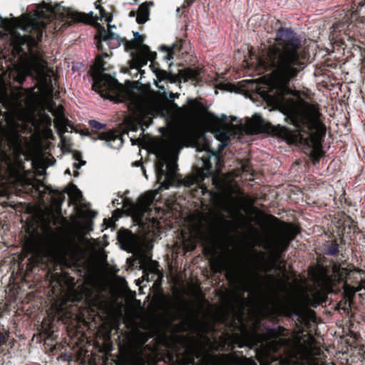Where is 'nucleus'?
Instances as JSON below:
<instances>
[{"label": "nucleus", "instance_id": "nucleus-63", "mask_svg": "<svg viewBox=\"0 0 365 365\" xmlns=\"http://www.w3.org/2000/svg\"><path fill=\"white\" fill-rule=\"evenodd\" d=\"M359 295H360L361 297H364V294H363V293L359 294Z\"/></svg>", "mask_w": 365, "mask_h": 365}, {"label": "nucleus", "instance_id": "nucleus-41", "mask_svg": "<svg viewBox=\"0 0 365 365\" xmlns=\"http://www.w3.org/2000/svg\"><path fill=\"white\" fill-rule=\"evenodd\" d=\"M313 295H314L316 304H319L321 302H322V299L321 297V294L319 292L314 293Z\"/></svg>", "mask_w": 365, "mask_h": 365}, {"label": "nucleus", "instance_id": "nucleus-50", "mask_svg": "<svg viewBox=\"0 0 365 365\" xmlns=\"http://www.w3.org/2000/svg\"><path fill=\"white\" fill-rule=\"evenodd\" d=\"M243 170L245 171H247L248 172L249 171L248 165H243Z\"/></svg>", "mask_w": 365, "mask_h": 365}, {"label": "nucleus", "instance_id": "nucleus-37", "mask_svg": "<svg viewBox=\"0 0 365 365\" xmlns=\"http://www.w3.org/2000/svg\"><path fill=\"white\" fill-rule=\"evenodd\" d=\"M238 365H257V364L253 359L245 358V359L239 361Z\"/></svg>", "mask_w": 365, "mask_h": 365}, {"label": "nucleus", "instance_id": "nucleus-44", "mask_svg": "<svg viewBox=\"0 0 365 365\" xmlns=\"http://www.w3.org/2000/svg\"><path fill=\"white\" fill-rule=\"evenodd\" d=\"M137 14H138V11H131L129 13V16H130V17H135V16H136V17H137Z\"/></svg>", "mask_w": 365, "mask_h": 365}, {"label": "nucleus", "instance_id": "nucleus-35", "mask_svg": "<svg viewBox=\"0 0 365 365\" xmlns=\"http://www.w3.org/2000/svg\"><path fill=\"white\" fill-rule=\"evenodd\" d=\"M185 247L182 249V251H195L196 249V242L194 240L190 239V243L189 245V247H187L185 244L184 243Z\"/></svg>", "mask_w": 365, "mask_h": 365}, {"label": "nucleus", "instance_id": "nucleus-6", "mask_svg": "<svg viewBox=\"0 0 365 365\" xmlns=\"http://www.w3.org/2000/svg\"><path fill=\"white\" fill-rule=\"evenodd\" d=\"M332 223L331 236L324 243V251H339V243H344V237L351 239L352 235L360 232L356 222L345 215Z\"/></svg>", "mask_w": 365, "mask_h": 365}, {"label": "nucleus", "instance_id": "nucleus-51", "mask_svg": "<svg viewBox=\"0 0 365 365\" xmlns=\"http://www.w3.org/2000/svg\"><path fill=\"white\" fill-rule=\"evenodd\" d=\"M226 120H227V116H226V115H222V121L223 123H225Z\"/></svg>", "mask_w": 365, "mask_h": 365}, {"label": "nucleus", "instance_id": "nucleus-26", "mask_svg": "<svg viewBox=\"0 0 365 365\" xmlns=\"http://www.w3.org/2000/svg\"><path fill=\"white\" fill-rule=\"evenodd\" d=\"M123 207L130 213H133L137 211L138 205L134 202L131 199L126 198L123 200Z\"/></svg>", "mask_w": 365, "mask_h": 365}, {"label": "nucleus", "instance_id": "nucleus-59", "mask_svg": "<svg viewBox=\"0 0 365 365\" xmlns=\"http://www.w3.org/2000/svg\"><path fill=\"white\" fill-rule=\"evenodd\" d=\"M328 254H331V255H334L336 254V252H327Z\"/></svg>", "mask_w": 365, "mask_h": 365}, {"label": "nucleus", "instance_id": "nucleus-15", "mask_svg": "<svg viewBox=\"0 0 365 365\" xmlns=\"http://www.w3.org/2000/svg\"><path fill=\"white\" fill-rule=\"evenodd\" d=\"M309 274L313 282L319 286H324L329 282V278L324 269L320 267L310 268Z\"/></svg>", "mask_w": 365, "mask_h": 365}, {"label": "nucleus", "instance_id": "nucleus-57", "mask_svg": "<svg viewBox=\"0 0 365 365\" xmlns=\"http://www.w3.org/2000/svg\"><path fill=\"white\" fill-rule=\"evenodd\" d=\"M0 21L2 22L4 21V19L1 17V16L0 15Z\"/></svg>", "mask_w": 365, "mask_h": 365}, {"label": "nucleus", "instance_id": "nucleus-10", "mask_svg": "<svg viewBox=\"0 0 365 365\" xmlns=\"http://www.w3.org/2000/svg\"><path fill=\"white\" fill-rule=\"evenodd\" d=\"M95 38L97 40V48L98 51L103 52L104 47L103 42L106 43H112L113 40L123 39L118 34L112 32L110 30H106L104 27H101L98 34Z\"/></svg>", "mask_w": 365, "mask_h": 365}, {"label": "nucleus", "instance_id": "nucleus-21", "mask_svg": "<svg viewBox=\"0 0 365 365\" xmlns=\"http://www.w3.org/2000/svg\"><path fill=\"white\" fill-rule=\"evenodd\" d=\"M165 162V160H160L158 161L155 164V173H156V178L157 181L160 185H161V182L163 180H164L165 175V170H164Z\"/></svg>", "mask_w": 365, "mask_h": 365}, {"label": "nucleus", "instance_id": "nucleus-17", "mask_svg": "<svg viewBox=\"0 0 365 365\" xmlns=\"http://www.w3.org/2000/svg\"><path fill=\"white\" fill-rule=\"evenodd\" d=\"M150 5H153V3L145 2L139 6L136 17V21L138 24H143L149 20Z\"/></svg>", "mask_w": 365, "mask_h": 365}, {"label": "nucleus", "instance_id": "nucleus-19", "mask_svg": "<svg viewBox=\"0 0 365 365\" xmlns=\"http://www.w3.org/2000/svg\"><path fill=\"white\" fill-rule=\"evenodd\" d=\"M148 61V58L146 57L145 54L142 53L141 51L140 53L135 54L133 57V66L137 69H140L145 66Z\"/></svg>", "mask_w": 365, "mask_h": 365}, {"label": "nucleus", "instance_id": "nucleus-29", "mask_svg": "<svg viewBox=\"0 0 365 365\" xmlns=\"http://www.w3.org/2000/svg\"><path fill=\"white\" fill-rule=\"evenodd\" d=\"M142 53L145 54L146 57L148 58V61H155V59L157 58V53L155 51H151L150 49V47L147 45H143L142 46Z\"/></svg>", "mask_w": 365, "mask_h": 365}, {"label": "nucleus", "instance_id": "nucleus-53", "mask_svg": "<svg viewBox=\"0 0 365 365\" xmlns=\"http://www.w3.org/2000/svg\"><path fill=\"white\" fill-rule=\"evenodd\" d=\"M65 174H68V175H71V170L70 169H66V171H65Z\"/></svg>", "mask_w": 365, "mask_h": 365}, {"label": "nucleus", "instance_id": "nucleus-20", "mask_svg": "<svg viewBox=\"0 0 365 365\" xmlns=\"http://www.w3.org/2000/svg\"><path fill=\"white\" fill-rule=\"evenodd\" d=\"M155 74L160 81H170L172 82L174 81L175 78V75L171 72L166 71L161 68L158 69L156 71H155Z\"/></svg>", "mask_w": 365, "mask_h": 365}, {"label": "nucleus", "instance_id": "nucleus-34", "mask_svg": "<svg viewBox=\"0 0 365 365\" xmlns=\"http://www.w3.org/2000/svg\"><path fill=\"white\" fill-rule=\"evenodd\" d=\"M202 251H217V250H214V249H209V248H207V247H203ZM218 251H226V252H228V251H258L257 250H255V249H248V250H230V249H222V250H218Z\"/></svg>", "mask_w": 365, "mask_h": 365}, {"label": "nucleus", "instance_id": "nucleus-3", "mask_svg": "<svg viewBox=\"0 0 365 365\" xmlns=\"http://www.w3.org/2000/svg\"><path fill=\"white\" fill-rule=\"evenodd\" d=\"M60 8L59 4L53 5L51 3L42 1L37 6L35 18L27 17L21 22L19 27L29 34L24 36L19 33L13 34L11 45L16 54H22L26 49L31 51L38 47L42 41L48 22L51 21L53 16L57 14Z\"/></svg>", "mask_w": 365, "mask_h": 365}, {"label": "nucleus", "instance_id": "nucleus-36", "mask_svg": "<svg viewBox=\"0 0 365 365\" xmlns=\"http://www.w3.org/2000/svg\"><path fill=\"white\" fill-rule=\"evenodd\" d=\"M123 39L113 40L112 43H107L110 49H113L123 43Z\"/></svg>", "mask_w": 365, "mask_h": 365}, {"label": "nucleus", "instance_id": "nucleus-55", "mask_svg": "<svg viewBox=\"0 0 365 365\" xmlns=\"http://www.w3.org/2000/svg\"><path fill=\"white\" fill-rule=\"evenodd\" d=\"M78 175H79V173L78 171L74 172V174H73L74 177H78Z\"/></svg>", "mask_w": 365, "mask_h": 365}, {"label": "nucleus", "instance_id": "nucleus-60", "mask_svg": "<svg viewBox=\"0 0 365 365\" xmlns=\"http://www.w3.org/2000/svg\"><path fill=\"white\" fill-rule=\"evenodd\" d=\"M46 117L49 120H51V118H50L49 115H46Z\"/></svg>", "mask_w": 365, "mask_h": 365}, {"label": "nucleus", "instance_id": "nucleus-28", "mask_svg": "<svg viewBox=\"0 0 365 365\" xmlns=\"http://www.w3.org/2000/svg\"><path fill=\"white\" fill-rule=\"evenodd\" d=\"M123 45L125 47V50L126 51H134V50H140V46L137 44L136 42L134 41V40L128 41L126 39V38H123Z\"/></svg>", "mask_w": 365, "mask_h": 365}, {"label": "nucleus", "instance_id": "nucleus-5", "mask_svg": "<svg viewBox=\"0 0 365 365\" xmlns=\"http://www.w3.org/2000/svg\"><path fill=\"white\" fill-rule=\"evenodd\" d=\"M105 62L100 57L97 58V67L92 73V90L102 98L109 99L115 103L123 102L128 99L129 91L110 75L103 73Z\"/></svg>", "mask_w": 365, "mask_h": 365}, {"label": "nucleus", "instance_id": "nucleus-4", "mask_svg": "<svg viewBox=\"0 0 365 365\" xmlns=\"http://www.w3.org/2000/svg\"><path fill=\"white\" fill-rule=\"evenodd\" d=\"M266 218L272 225L261 236L265 245L264 251H285L300 232L299 227L291 222H281L272 215H267Z\"/></svg>", "mask_w": 365, "mask_h": 365}, {"label": "nucleus", "instance_id": "nucleus-12", "mask_svg": "<svg viewBox=\"0 0 365 365\" xmlns=\"http://www.w3.org/2000/svg\"><path fill=\"white\" fill-rule=\"evenodd\" d=\"M46 192L51 195V202L56 210L61 211V206L65 201V192L53 189L51 185H44Z\"/></svg>", "mask_w": 365, "mask_h": 365}, {"label": "nucleus", "instance_id": "nucleus-48", "mask_svg": "<svg viewBox=\"0 0 365 365\" xmlns=\"http://www.w3.org/2000/svg\"><path fill=\"white\" fill-rule=\"evenodd\" d=\"M306 299V302H307V304H312L311 302V299H310V298H309V297L308 295L306 296V299Z\"/></svg>", "mask_w": 365, "mask_h": 365}, {"label": "nucleus", "instance_id": "nucleus-43", "mask_svg": "<svg viewBox=\"0 0 365 365\" xmlns=\"http://www.w3.org/2000/svg\"><path fill=\"white\" fill-rule=\"evenodd\" d=\"M6 341L5 335L0 331V345Z\"/></svg>", "mask_w": 365, "mask_h": 365}, {"label": "nucleus", "instance_id": "nucleus-45", "mask_svg": "<svg viewBox=\"0 0 365 365\" xmlns=\"http://www.w3.org/2000/svg\"><path fill=\"white\" fill-rule=\"evenodd\" d=\"M133 166H135V167H138V166H141V167H142V166H143V165H142V162H141L140 160H137V161H135V162L133 163Z\"/></svg>", "mask_w": 365, "mask_h": 365}, {"label": "nucleus", "instance_id": "nucleus-16", "mask_svg": "<svg viewBox=\"0 0 365 365\" xmlns=\"http://www.w3.org/2000/svg\"><path fill=\"white\" fill-rule=\"evenodd\" d=\"M201 68H186L180 71V76L185 81H192L198 83L200 81Z\"/></svg>", "mask_w": 365, "mask_h": 365}, {"label": "nucleus", "instance_id": "nucleus-30", "mask_svg": "<svg viewBox=\"0 0 365 365\" xmlns=\"http://www.w3.org/2000/svg\"><path fill=\"white\" fill-rule=\"evenodd\" d=\"M196 182V179L193 176H187L184 179L180 180V184L190 187Z\"/></svg>", "mask_w": 365, "mask_h": 365}, {"label": "nucleus", "instance_id": "nucleus-61", "mask_svg": "<svg viewBox=\"0 0 365 365\" xmlns=\"http://www.w3.org/2000/svg\"><path fill=\"white\" fill-rule=\"evenodd\" d=\"M211 194H212V195H217V194L214 192H212Z\"/></svg>", "mask_w": 365, "mask_h": 365}, {"label": "nucleus", "instance_id": "nucleus-2", "mask_svg": "<svg viewBox=\"0 0 365 365\" xmlns=\"http://www.w3.org/2000/svg\"><path fill=\"white\" fill-rule=\"evenodd\" d=\"M276 41L277 45L261 51L259 64L265 71H271L274 81L283 91L289 93V85L305 68L308 54L292 28L280 27L277 31Z\"/></svg>", "mask_w": 365, "mask_h": 365}, {"label": "nucleus", "instance_id": "nucleus-9", "mask_svg": "<svg viewBox=\"0 0 365 365\" xmlns=\"http://www.w3.org/2000/svg\"><path fill=\"white\" fill-rule=\"evenodd\" d=\"M90 126L96 130L91 133V138L94 140H106L108 145L112 148H118L123 144V135L118 130H108L106 132H98L103 129L106 125L99 123L97 120H91L89 121Z\"/></svg>", "mask_w": 365, "mask_h": 365}, {"label": "nucleus", "instance_id": "nucleus-40", "mask_svg": "<svg viewBox=\"0 0 365 365\" xmlns=\"http://www.w3.org/2000/svg\"><path fill=\"white\" fill-rule=\"evenodd\" d=\"M150 67L154 73H155V71H156L158 69H160L159 64L156 61H151V64L150 65Z\"/></svg>", "mask_w": 365, "mask_h": 365}, {"label": "nucleus", "instance_id": "nucleus-23", "mask_svg": "<svg viewBox=\"0 0 365 365\" xmlns=\"http://www.w3.org/2000/svg\"><path fill=\"white\" fill-rule=\"evenodd\" d=\"M344 292L347 297L351 298L353 297V295L356 292H359L362 289V286L359 285L357 287H351L347 284V282H345L344 284Z\"/></svg>", "mask_w": 365, "mask_h": 365}, {"label": "nucleus", "instance_id": "nucleus-7", "mask_svg": "<svg viewBox=\"0 0 365 365\" xmlns=\"http://www.w3.org/2000/svg\"><path fill=\"white\" fill-rule=\"evenodd\" d=\"M117 240L124 251H152L153 240L146 236L133 233L128 229H120L118 232Z\"/></svg>", "mask_w": 365, "mask_h": 365}, {"label": "nucleus", "instance_id": "nucleus-1", "mask_svg": "<svg viewBox=\"0 0 365 365\" xmlns=\"http://www.w3.org/2000/svg\"><path fill=\"white\" fill-rule=\"evenodd\" d=\"M287 118L295 129L285 126L273 127L258 113H255L250 125L255 133L274 132L289 144L304 146L309 151V157L314 165L319 163L325 155L322 144L327 133V128L320 120L322 114L317 106L304 100L287 101Z\"/></svg>", "mask_w": 365, "mask_h": 365}, {"label": "nucleus", "instance_id": "nucleus-13", "mask_svg": "<svg viewBox=\"0 0 365 365\" xmlns=\"http://www.w3.org/2000/svg\"><path fill=\"white\" fill-rule=\"evenodd\" d=\"M353 4L352 8H356V10L351 14V23L354 21H359L365 24V0H351Z\"/></svg>", "mask_w": 365, "mask_h": 365}, {"label": "nucleus", "instance_id": "nucleus-58", "mask_svg": "<svg viewBox=\"0 0 365 365\" xmlns=\"http://www.w3.org/2000/svg\"><path fill=\"white\" fill-rule=\"evenodd\" d=\"M226 265L224 263H222L221 267L224 268Z\"/></svg>", "mask_w": 365, "mask_h": 365}, {"label": "nucleus", "instance_id": "nucleus-31", "mask_svg": "<svg viewBox=\"0 0 365 365\" xmlns=\"http://www.w3.org/2000/svg\"><path fill=\"white\" fill-rule=\"evenodd\" d=\"M133 36H134V41L137 43L138 46H140V50L142 51V46L144 45L143 42L145 41V37L142 35H140L137 31H133Z\"/></svg>", "mask_w": 365, "mask_h": 365}, {"label": "nucleus", "instance_id": "nucleus-32", "mask_svg": "<svg viewBox=\"0 0 365 365\" xmlns=\"http://www.w3.org/2000/svg\"><path fill=\"white\" fill-rule=\"evenodd\" d=\"M63 302L56 300L52 305L53 311L56 313H61L63 311Z\"/></svg>", "mask_w": 365, "mask_h": 365}, {"label": "nucleus", "instance_id": "nucleus-25", "mask_svg": "<svg viewBox=\"0 0 365 365\" xmlns=\"http://www.w3.org/2000/svg\"><path fill=\"white\" fill-rule=\"evenodd\" d=\"M68 192H69L70 195H73L76 200H79L82 197V192L73 183H69L68 185Z\"/></svg>", "mask_w": 365, "mask_h": 365}, {"label": "nucleus", "instance_id": "nucleus-64", "mask_svg": "<svg viewBox=\"0 0 365 365\" xmlns=\"http://www.w3.org/2000/svg\"><path fill=\"white\" fill-rule=\"evenodd\" d=\"M155 271H156V270H155V267H153V272H155Z\"/></svg>", "mask_w": 365, "mask_h": 365}, {"label": "nucleus", "instance_id": "nucleus-14", "mask_svg": "<svg viewBox=\"0 0 365 365\" xmlns=\"http://www.w3.org/2000/svg\"><path fill=\"white\" fill-rule=\"evenodd\" d=\"M183 41L182 39H177L172 46L161 45L159 50L165 52L163 59L168 61L174 58V56L180 53L182 48Z\"/></svg>", "mask_w": 365, "mask_h": 365}, {"label": "nucleus", "instance_id": "nucleus-49", "mask_svg": "<svg viewBox=\"0 0 365 365\" xmlns=\"http://www.w3.org/2000/svg\"><path fill=\"white\" fill-rule=\"evenodd\" d=\"M141 169H142V171H143V173L144 176H145L146 178H148V176H147V175H146V171H145V168H144L143 166H142V168H141Z\"/></svg>", "mask_w": 365, "mask_h": 365}, {"label": "nucleus", "instance_id": "nucleus-52", "mask_svg": "<svg viewBox=\"0 0 365 365\" xmlns=\"http://www.w3.org/2000/svg\"><path fill=\"white\" fill-rule=\"evenodd\" d=\"M81 154H79V153H78V154H76V155H75V158H76V160H79V159L81 158Z\"/></svg>", "mask_w": 365, "mask_h": 365}, {"label": "nucleus", "instance_id": "nucleus-8", "mask_svg": "<svg viewBox=\"0 0 365 365\" xmlns=\"http://www.w3.org/2000/svg\"><path fill=\"white\" fill-rule=\"evenodd\" d=\"M95 7L99 10L100 17L97 15L93 16V12L90 11L88 14L84 12H80L77 11H68L67 13L68 21L71 23H83L86 24H92L98 20L102 21L104 19L108 23L109 29L113 27L110 24L113 20V16L111 14L107 12L106 9L102 6V0H97L95 2Z\"/></svg>", "mask_w": 365, "mask_h": 365}, {"label": "nucleus", "instance_id": "nucleus-42", "mask_svg": "<svg viewBox=\"0 0 365 365\" xmlns=\"http://www.w3.org/2000/svg\"><path fill=\"white\" fill-rule=\"evenodd\" d=\"M85 164H86V161H84V160H81L80 164H78V163H74V164H73V167H74L75 168H76V169H79V168H81V165H85Z\"/></svg>", "mask_w": 365, "mask_h": 365}, {"label": "nucleus", "instance_id": "nucleus-47", "mask_svg": "<svg viewBox=\"0 0 365 365\" xmlns=\"http://www.w3.org/2000/svg\"><path fill=\"white\" fill-rule=\"evenodd\" d=\"M90 213H91V216L92 217H96V215H97V212L96 211L91 210V211H90Z\"/></svg>", "mask_w": 365, "mask_h": 365}, {"label": "nucleus", "instance_id": "nucleus-11", "mask_svg": "<svg viewBox=\"0 0 365 365\" xmlns=\"http://www.w3.org/2000/svg\"><path fill=\"white\" fill-rule=\"evenodd\" d=\"M168 170L165 172L164 180L159 186V190H167L174 185L178 171V165L175 163H168L166 165Z\"/></svg>", "mask_w": 365, "mask_h": 365}, {"label": "nucleus", "instance_id": "nucleus-54", "mask_svg": "<svg viewBox=\"0 0 365 365\" xmlns=\"http://www.w3.org/2000/svg\"><path fill=\"white\" fill-rule=\"evenodd\" d=\"M24 80H25V77H24V76H22V77H21V78H20V79L19 80V81L20 83H22Z\"/></svg>", "mask_w": 365, "mask_h": 365}, {"label": "nucleus", "instance_id": "nucleus-27", "mask_svg": "<svg viewBox=\"0 0 365 365\" xmlns=\"http://www.w3.org/2000/svg\"><path fill=\"white\" fill-rule=\"evenodd\" d=\"M189 103L195 111H204L206 109L205 105L197 98L189 100Z\"/></svg>", "mask_w": 365, "mask_h": 365}, {"label": "nucleus", "instance_id": "nucleus-33", "mask_svg": "<svg viewBox=\"0 0 365 365\" xmlns=\"http://www.w3.org/2000/svg\"><path fill=\"white\" fill-rule=\"evenodd\" d=\"M219 119L216 118V120L213 122V127L215 128L216 131L219 133L220 135H224L225 138H227L226 132L223 128L220 126L219 125Z\"/></svg>", "mask_w": 365, "mask_h": 365}, {"label": "nucleus", "instance_id": "nucleus-24", "mask_svg": "<svg viewBox=\"0 0 365 365\" xmlns=\"http://www.w3.org/2000/svg\"><path fill=\"white\" fill-rule=\"evenodd\" d=\"M20 251H106L104 249L101 250H83V249H72V250H56V249H49V250H42V249H28L26 247H23Z\"/></svg>", "mask_w": 365, "mask_h": 365}, {"label": "nucleus", "instance_id": "nucleus-56", "mask_svg": "<svg viewBox=\"0 0 365 365\" xmlns=\"http://www.w3.org/2000/svg\"><path fill=\"white\" fill-rule=\"evenodd\" d=\"M103 56H105V57H107L108 55L106 52H103Z\"/></svg>", "mask_w": 365, "mask_h": 365}, {"label": "nucleus", "instance_id": "nucleus-18", "mask_svg": "<svg viewBox=\"0 0 365 365\" xmlns=\"http://www.w3.org/2000/svg\"><path fill=\"white\" fill-rule=\"evenodd\" d=\"M230 225V222L225 220L221 215H215L213 218V221L211 223V227L213 230L215 232H220L225 227H228Z\"/></svg>", "mask_w": 365, "mask_h": 365}, {"label": "nucleus", "instance_id": "nucleus-22", "mask_svg": "<svg viewBox=\"0 0 365 365\" xmlns=\"http://www.w3.org/2000/svg\"><path fill=\"white\" fill-rule=\"evenodd\" d=\"M138 123L142 125L148 127L153 121L150 113H146L143 110H140L138 115Z\"/></svg>", "mask_w": 365, "mask_h": 365}, {"label": "nucleus", "instance_id": "nucleus-39", "mask_svg": "<svg viewBox=\"0 0 365 365\" xmlns=\"http://www.w3.org/2000/svg\"><path fill=\"white\" fill-rule=\"evenodd\" d=\"M239 289L240 291H242V292H248L251 291L250 286L247 284H241L239 287Z\"/></svg>", "mask_w": 365, "mask_h": 365}, {"label": "nucleus", "instance_id": "nucleus-38", "mask_svg": "<svg viewBox=\"0 0 365 365\" xmlns=\"http://www.w3.org/2000/svg\"><path fill=\"white\" fill-rule=\"evenodd\" d=\"M67 132V129L66 127L58 128V134L60 136L61 141L63 142L65 140V137L63 134Z\"/></svg>", "mask_w": 365, "mask_h": 365}, {"label": "nucleus", "instance_id": "nucleus-62", "mask_svg": "<svg viewBox=\"0 0 365 365\" xmlns=\"http://www.w3.org/2000/svg\"><path fill=\"white\" fill-rule=\"evenodd\" d=\"M140 72L141 75H143V73H144V71H141V70H140Z\"/></svg>", "mask_w": 365, "mask_h": 365}, {"label": "nucleus", "instance_id": "nucleus-46", "mask_svg": "<svg viewBox=\"0 0 365 365\" xmlns=\"http://www.w3.org/2000/svg\"><path fill=\"white\" fill-rule=\"evenodd\" d=\"M195 1V0H186L185 2L187 3V6H190L193 4Z\"/></svg>", "mask_w": 365, "mask_h": 365}]
</instances>
